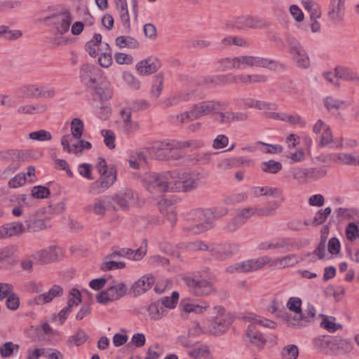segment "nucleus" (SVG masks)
<instances>
[{
	"mask_svg": "<svg viewBox=\"0 0 359 359\" xmlns=\"http://www.w3.org/2000/svg\"><path fill=\"white\" fill-rule=\"evenodd\" d=\"M300 262V259L294 254H290L273 259L269 256H262L256 259L236 263L226 268V271L233 273H250L262 269L268 264L275 269H283L294 266Z\"/></svg>",
	"mask_w": 359,
	"mask_h": 359,
	"instance_id": "1",
	"label": "nucleus"
},
{
	"mask_svg": "<svg viewBox=\"0 0 359 359\" xmlns=\"http://www.w3.org/2000/svg\"><path fill=\"white\" fill-rule=\"evenodd\" d=\"M228 212V208L224 206L194 209L191 212V215L194 220L199 222L187 226L186 229L192 234L204 233L215 226V219L226 215Z\"/></svg>",
	"mask_w": 359,
	"mask_h": 359,
	"instance_id": "2",
	"label": "nucleus"
},
{
	"mask_svg": "<svg viewBox=\"0 0 359 359\" xmlns=\"http://www.w3.org/2000/svg\"><path fill=\"white\" fill-rule=\"evenodd\" d=\"M243 319L245 322L250 323L245 332V341L259 349L262 348L266 340L263 334L257 329L256 325H259L263 327L273 328L275 327V323L252 313H245L243 316Z\"/></svg>",
	"mask_w": 359,
	"mask_h": 359,
	"instance_id": "3",
	"label": "nucleus"
},
{
	"mask_svg": "<svg viewBox=\"0 0 359 359\" xmlns=\"http://www.w3.org/2000/svg\"><path fill=\"white\" fill-rule=\"evenodd\" d=\"M214 316L205 321V332L213 336H222L226 333L234 321V316L222 306L213 308Z\"/></svg>",
	"mask_w": 359,
	"mask_h": 359,
	"instance_id": "4",
	"label": "nucleus"
},
{
	"mask_svg": "<svg viewBox=\"0 0 359 359\" xmlns=\"http://www.w3.org/2000/svg\"><path fill=\"white\" fill-rule=\"evenodd\" d=\"M227 104L212 100H203L194 105L189 111L177 116L181 123L194 121L201 117L218 113L220 109H226Z\"/></svg>",
	"mask_w": 359,
	"mask_h": 359,
	"instance_id": "5",
	"label": "nucleus"
},
{
	"mask_svg": "<svg viewBox=\"0 0 359 359\" xmlns=\"http://www.w3.org/2000/svg\"><path fill=\"white\" fill-rule=\"evenodd\" d=\"M173 171L163 173L147 172L142 177L145 188L151 194L173 189Z\"/></svg>",
	"mask_w": 359,
	"mask_h": 359,
	"instance_id": "6",
	"label": "nucleus"
},
{
	"mask_svg": "<svg viewBox=\"0 0 359 359\" xmlns=\"http://www.w3.org/2000/svg\"><path fill=\"white\" fill-rule=\"evenodd\" d=\"M173 189L187 192L197 189L201 184L202 176L194 170H173Z\"/></svg>",
	"mask_w": 359,
	"mask_h": 359,
	"instance_id": "7",
	"label": "nucleus"
},
{
	"mask_svg": "<svg viewBox=\"0 0 359 359\" xmlns=\"http://www.w3.org/2000/svg\"><path fill=\"white\" fill-rule=\"evenodd\" d=\"M189 292L196 297H208L216 293L213 281L208 274L195 275L184 279Z\"/></svg>",
	"mask_w": 359,
	"mask_h": 359,
	"instance_id": "8",
	"label": "nucleus"
},
{
	"mask_svg": "<svg viewBox=\"0 0 359 359\" xmlns=\"http://www.w3.org/2000/svg\"><path fill=\"white\" fill-rule=\"evenodd\" d=\"M238 69H245L247 67H263L271 71L284 69V65L277 61L262 57L253 55L236 56Z\"/></svg>",
	"mask_w": 359,
	"mask_h": 359,
	"instance_id": "9",
	"label": "nucleus"
},
{
	"mask_svg": "<svg viewBox=\"0 0 359 359\" xmlns=\"http://www.w3.org/2000/svg\"><path fill=\"white\" fill-rule=\"evenodd\" d=\"M127 290L128 287L125 283L118 280H113L108 285L106 290L97 294L96 299L98 303L107 304L123 297L126 294Z\"/></svg>",
	"mask_w": 359,
	"mask_h": 359,
	"instance_id": "10",
	"label": "nucleus"
},
{
	"mask_svg": "<svg viewBox=\"0 0 359 359\" xmlns=\"http://www.w3.org/2000/svg\"><path fill=\"white\" fill-rule=\"evenodd\" d=\"M100 175L99 179L88 187V191L91 195H98L104 192L116 180V170L114 166H111L109 170L100 172Z\"/></svg>",
	"mask_w": 359,
	"mask_h": 359,
	"instance_id": "11",
	"label": "nucleus"
},
{
	"mask_svg": "<svg viewBox=\"0 0 359 359\" xmlns=\"http://www.w3.org/2000/svg\"><path fill=\"white\" fill-rule=\"evenodd\" d=\"M227 26L239 30H243L264 27L266 26V22L261 18L253 17L250 15H242L230 20L227 22Z\"/></svg>",
	"mask_w": 359,
	"mask_h": 359,
	"instance_id": "12",
	"label": "nucleus"
},
{
	"mask_svg": "<svg viewBox=\"0 0 359 359\" xmlns=\"http://www.w3.org/2000/svg\"><path fill=\"white\" fill-rule=\"evenodd\" d=\"M61 145L65 152L74 154H80L83 150L92 147L90 142L81 138H75L70 135H64L61 137Z\"/></svg>",
	"mask_w": 359,
	"mask_h": 359,
	"instance_id": "13",
	"label": "nucleus"
},
{
	"mask_svg": "<svg viewBox=\"0 0 359 359\" xmlns=\"http://www.w3.org/2000/svg\"><path fill=\"white\" fill-rule=\"evenodd\" d=\"M289 51L297 65L303 69L310 67L309 57L299 41L292 38L289 40Z\"/></svg>",
	"mask_w": 359,
	"mask_h": 359,
	"instance_id": "14",
	"label": "nucleus"
},
{
	"mask_svg": "<svg viewBox=\"0 0 359 359\" xmlns=\"http://www.w3.org/2000/svg\"><path fill=\"white\" fill-rule=\"evenodd\" d=\"M257 207L248 206L236 210L235 216L228 222L226 228L234 231L243 226L253 215H256Z\"/></svg>",
	"mask_w": 359,
	"mask_h": 359,
	"instance_id": "15",
	"label": "nucleus"
},
{
	"mask_svg": "<svg viewBox=\"0 0 359 359\" xmlns=\"http://www.w3.org/2000/svg\"><path fill=\"white\" fill-rule=\"evenodd\" d=\"M179 144L175 140H165L155 143L149 149V154L157 159H164L168 152L175 151L179 149ZM175 154V151H174Z\"/></svg>",
	"mask_w": 359,
	"mask_h": 359,
	"instance_id": "16",
	"label": "nucleus"
},
{
	"mask_svg": "<svg viewBox=\"0 0 359 359\" xmlns=\"http://www.w3.org/2000/svg\"><path fill=\"white\" fill-rule=\"evenodd\" d=\"M73 20L72 14L68 11L60 13L51 18V23L56 34L63 35L67 33Z\"/></svg>",
	"mask_w": 359,
	"mask_h": 359,
	"instance_id": "17",
	"label": "nucleus"
},
{
	"mask_svg": "<svg viewBox=\"0 0 359 359\" xmlns=\"http://www.w3.org/2000/svg\"><path fill=\"white\" fill-rule=\"evenodd\" d=\"M61 255V250L55 246L36 251L32 255L34 259L41 264H48L57 260Z\"/></svg>",
	"mask_w": 359,
	"mask_h": 359,
	"instance_id": "18",
	"label": "nucleus"
},
{
	"mask_svg": "<svg viewBox=\"0 0 359 359\" xmlns=\"http://www.w3.org/2000/svg\"><path fill=\"white\" fill-rule=\"evenodd\" d=\"M345 15V0H331L327 15L335 23L341 22Z\"/></svg>",
	"mask_w": 359,
	"mask_h": 359,
	"instance_id": "19",
	"label": "nucleus"
},
{
	"mask_svg": "<svg viewBox=\"0 0 359 359\" xmlns=\"http://www.w3.org/2000/svg\"><path fill=\"white\" fill-rule=\"evenodd\" d=\"M161 67V62L154 57H149L141 60L136 65L138 73L142 76H147L156 72Z\"/></svg>",
	"mask_w": 359,
	"mask_h": 359,
	"instance_id": "20",
	"label": "nucleus"
},
{
	"mask_svg": "<svg viewBox=\"0 0 359 359\" xmlns=\"http://www.w3.org/2000/svg\"><path fill=\"white\" fill-rule=\"evenodd\" d=\"M63 289L58 285H54L47 292H44L36 296L33 300L32 304L36 305H43L50 303L56 297H60L63 294Z\"/></svg>",
	"mask_w": 359,
	"mask_h": 359,
	"instance_id": "21",
	"label": "nucleus"
},
{
	"mask_svg": "<svg viewBox=\"0 0 359 359\" xmlns=\"http://www.w3.org/2000/svg\"><path fill=\"white\" fill-rule=\"evenodd\" d=\"M99 69L90 65H84L81 67L79 76L82 83H83L87 87H93L96 83V79L95 74Z\"/></svg>",
	"mask_w": 359,
	"mask_h": 359,
	"instance_id": "22",
	"label": "nucleus"
},
{
	"mask_svg": "<svg viewBox=\"0 0 359 359\" xmlns=\"http://www.w3.org/2000/svg\"><path fill=\"white\" fill-rule=\"evenodd\" d=\"M158 207L170 224L174 225L177 222V213L171 201L166 198H161L158 203Z\"/></svg>",
	"mask_w": 359,
	"mask_h": 359,
	"instance_id": "23",
	"label": "nucleus"
},
{
	"mask_svg": "<svg viewBox=\"0 0 359 359\" xmlns=\"http://www.w3.org/2000/svg\"><path fill=\"white\" fill-rule=\"evenodd\" d=\"M335 72L337 78L353 82L359 86V74L354 69L346 66H337L335 68Z\"/></svg>",
	"mask_w": 359,
	"mask_h": 359,
	"instance_id": "24",
	"label": "nucleus"
},
{
	"mask_svg": "<svg viewBox=\"0 0 359 359\" xmlns=\"http://www.w3.org/2000/svg\"><path fill=\"white\" fill-rule=\"evenodd\" d=\"M235 83L241 84L244 86L250 85L257 83H264L268 80V77L264 74H235Z\"/></svg>",
	"mask_w": 359,
	"mask_h": 359,
	"instance_id": "25",
	"label": "nucleus"
},
{
	"mask_svg": "<svg viewBox=\"0 0 359 359\" xmlns=\"http://www.w3.org/2000/svg\"><path fill=\"white\" fill-rule=\"evenodd\" d=\"M133 198V193L130 190H127L123 193L113 196L111 201L118 205V208L114 205L113 207L114 210H127Z\"/></svg>",
	"mask_w": 359,
	"mask_h": 359,
	"instance_id": "26",
	"label": "nucleus"
},
{
	"mask_svg": "<svg viewBox=\"0 0 359 359\" xmlns=\"http://www.w3.org/2000/svg\"><path fill=\"white\" fill-rule=\"evenodd\" d=\"M235 74L229 73L226 74L212 75L204 78V82L212 86L226 85L235 83Z\"/></svg>",
	"mask_w": 359,
	"mask_h": 359,
	"instance_id": "27",
	"label": "nucleus"
},
{
	"mask_svg": "<svg viewBox=\"0 0 359 359\" xmlns=\"http://www.w3.org/2000/svg\"><path fill=\"white\" fill-rule=\"evenodd\" d=\"M107 198V196L95 198L93 203L86 208V210L97 215H104L107 210V203L109 202Z\"/></svg>",
	"mask_w": 359,
	"mask_h": 359,
	"instance_id": "28",
	"label": "nucleus"
},
{
	"mask_svg": "<svg viewBox=\"0 0 359 359\" xmlns=\"http://www.w3.org/2000/svg\"><path fill=\"white\" fill-rule=\"evenodd\" d=\"M215 256L219 259H224L238 251V246L235 243H224L215 250Z\"/></svg>",
	"mask_w": 359,
	"mask_h": 359,
	"instance_id": "29",
	"label": "nucleus"
},
{
	"mask_svg": "<svg viewBox=\"0 0 359 359\" xmlns=\"http://www.w3.org/2000/svg\"><path fill=\"white\" fill-rule=\"evenodd\" d=\"M180 306L185 312H193L196 314H201L205 313L210 308V304L206 301H203L200 304L189 303L182 301Z\"/></svg>",
	"mask_w": 359,
	"mask_h": 359,
	"instance_id": "30",
	"label": "nucleus"
},
{
	"mask_svg": "<svg viewBox=\"0 0 359 359\" xmlns=\"http://www.w3.org/2000/svg\"><path fill=\"white\" fill-rule=\"evenodd\" d=\"M283 194L280 189L272 187H254L252 188V194L255 197L270 196L274 198L280 197Z\"/></svg>",
	"mask_w": 359,
	"mask_h": 359,
	"instance_id": "31",
	"label": "nucleus"
},
{
	"mask_svg": "<svg viewBox=\"0 0 359 359\" xmlns=\"http://www.w3.org/2000/svg\"><path fill=\"white\" fill-rule=\"evenodd\" d=\"M155 279L151 275H145L135 282L133 286L134 292L142 294L149 290L154 283Z\"/></svg>",
	"mask_w": 359,
	"mask_h": 359,
	"instance_id": "32",
	"label": "nucleus"
},
{
	"mask_svg": "<svg viewBox=\"0 0 359 359\" xmlns=\"http://www.w3.org/2000/svg\"><path fill=\"white\" fill-rule=\"evenodd\" d=\"M121 115L123 120L122 127L126 133L134 132L139 128L137 123L132 121L131 111L129 109L121 110Z\"/></svg>",
	"mask_w": 359,
	"mask_h": 359,
	"instance_id": "33",
	"label": "nucleus"
},
{
	"mask_svg": "<svg viewBox=\"0 0 359 359\" xmlns=\"http://www.w3.org/2000/svg\"><path fill=\"white\" fill-rule=\"evenodd\" d=\"M50 226L49 221L43 219H33L26 221V232H36Z\"/></svg>",
	"mask_w": 359,
	"mask_h": 359,
	"instance_id": "34",
	"label": "nucleus"
},
{
	"mask_svg": "<svg viewBox=\"0 0 359 359\" xmlns=\"http://www.w3.org/2000/svg\"><path fill=\"white\" fill-rule=\"evenodd\" d=\"M302 4L309 13L311 20H317L321 17V8L317 2L313 0H302Z\"/></svg>",
	"mask_w": 359,
	"mask_h": 359,
	"instance_id": "35",
	"label": "nucleus"
},
{
	"mask_svg": "<svg viewBox=\"0 0 359 359\" xmlns=\"http://www.w3.org/2000/svg\"><path fill=\"white\" fill-rule=\"evenodd\" d=\"M212 154V153L210 151L193 154L192 155L184 156V160L183 161L192 164L208 163L210 161Z\"/></svg>",
	"mask_w": 359,
	"mask_h": 359,
	"instance_id": "36",
	"label": "nucleus"
},
{
	"mask_svg": "<svg viewBox=\"0 0 359 359\" xmlns=\"http://www.w3.org/2000/svg\"><path fill=\"white\" fill-rule=\"evenodd\" d=\"M47 109L44 104H26L19 107L18 112L20 114H41L46 111Z\"/></svg>",
	"mask_w": 359,
	"mask_h": 359,
	"instance_id": "37",
	"label": "nucleus"
},
{
	"mask_svg": "<svg viewBox=\"0 0 359 359\" xmlns=\"http://www.w3.org/2000/svg\"><path fill=\"white\" fill-rule=\"evenodd\" d=\"M115 4L121 22L125 27H129L130 18L126 0H115Z\"/></svg>",
	"mask_w": 359,
	"mask_h": 359,
	"instance_id": "38",
	"label": "nucleus"
},
{
	"mask_svg": "<svg viewBox=\"0 0 359 359\" xmlns=\"http://www.w3.org/2000/svg\"><path fill=\"white\" fill-rule=\"evenodd\" d=\"M116 44L120 48H128L135 49L139 48L140 43L138 41L130 36H120L116 39Z\"/></svg>",
	"mask_w": 359,
	"mask_h": 359,
	"instance_id": "39",
	"label": "nucleus"
},
{
	"mask_svg": "<svg viewBox=\"0 0 359 359\" xmlns=\"http://www.w3.org/2000/svg\"><path fill=\"white\" fill-rule=\"evenodd\" d=\"M331 212L332 209L330 207H327L323 210H320L316 213L312 220L305 221L304 224H313L314 226L321 224L326 221L328 215L331 213Z\"/></svg>",
	"mask_w": 359,
	"mask_h": 359,
	"instance_id": "40",
	"label": "nucleus"
},
{
	"mask_svg": "<svg viewBox=\"0 0 359 359\" xmlns=\"http://www.w3.org/2000/svg\"><path fill=\"white\" fill-rule=\"evenodd\" d=\"M150 318L157 320L166 315V310L162 307L158 301L151 304L148 307Z\"/></svg>",
	"mask_w": 359,
	"mask_h": 359,
	"instance_id": "41",
	"label": "nucleus"
},
{
	"mask_svg": "<svg viewBox=\"0 0 359 359\" xmlns=\"http://www.w3.org/2000/svg\"><path fill=\"white\" fill-rule=\"evenodd\" d=\"M8 237L18 236L26 232V227L19 222H11L5 224Z\"/></svg>",
	"mask_w": 359,
	"mask_h": 359,
	"instance_id": "42",
	"label": "nucleus"
},
{
	"mask_svg": "<svg viewBox=\"0 0 359 359\" xmlns=\"http://www.w3.org/2000/svg\"><path fill=\"white\" fill-rule=\"evenodd\" d=\"M261 169L263 172L269 174H276L281 170L283 165L281 163L274 160H269L264 161L260 165Z\"/></svg>",
	"mask_w": 359,
	"mask_h": 359,
	"instance_id": "43",
	"label": "nucleus"
},
{
	"mask_svg": "<svg viewBox=\"0 0 359 359\" xmlns=\"http://www.w3.org/2000/svg\"><path fill=\"white\" fill-rule=\"evenodd\" d=\"M217 63L218 69L222 72L238 69L236 57L222 58L217 60Z\"/></svg>",
	"mask_w": 359,
	"mask_h": 359,
	"instance_id": "44",
	"label": "nucleus"
},
{
	"mask_svg": "<svg viewBox=\"0 0 359 359\" xmlns=\"http://www.w3.org/2000/svg\"><path fill=\"white\" fill-rule=\"evenodd\" d=\"M292 178L302 183L309 182V168L297 167L291 169Z\"/></svg>",
	"mask_w": 359,
	"mask_h": 359,
	"instance_id": "45",
	"label": "nucleus"
},
{
	"mask_svg": "<svg viewBox=\"0 0 359 359\" xmlns=\"http://www.w3.org/2000/svg\"><path fill=\"white\" fill-rule=\"evenodd\" d=\"M179 297V292L174 291L172 292L171 297H163L158 302L164 309H172L175 308Z\"/></svg>",
	"mask_w": 359,
	"mask_h": 359,
	"instance_id": "46",
	"label": "nucleus"
},
{
	"mask_svg": "<svg viewBox=\"0 0 359 359\" xmlns=\"http://www.w3.org/2000/svg\"><path fill=\"white\" fill-rule=\"evenodd\" d=\"M164 79L161 74H158L154 77V82L150 90L151 96L158 98L161 94L163 88Z\"/></svg>",
	"mask_w": 359,
	"mask_h": 359,
	"instance_id": "47",
	"label": "nucleus"
},
{
	"mask_svg": "<svg viewBox=\"0 0 359 359\" xmlns=\"http://www.w3.org/2000/svg\"><path fill=\"white\" fill-rule=\"evenodd\" d=\"M256 146L257 149L266 154H280L283 150L280 144H270L263 142H257Z\"/></svg>",
	"mask_w": 359,
	"mask_h": 359,
	"instance_id": "48",
	"label": "nucleus"
},
{
	"mask_svg": "<svg viewBox=\"0 0 359 359\" xmlns=\"http://www.w3.org/2000/svg\"><path fill=\"white\" fill-rule=\"evenodd\" d=\"M87 338L85 331L82 329H79L75 334L69 337L67 343L71 346H79L84 344L87 340Z\"/></svg>",
	"mask_w": 359,
	"mask_h": 359,
	"instance_id": "49",
	"label": "nucleus"
},
{
	"mask_svg": "<svg viewBox=\"0 0 359 359\" xmlns=\"http://www.w3.org/2000/svg\"><path fill=\"white\" fill-rule=\"evenodd\" d=\"M278 207V203L276 201H271L268 203V206L266 208L257 207L256 215L259 217H267L273 215L276 213V209Z\"/></svg>",
	"mask_w": 359,
	"mask_h": 359,
	"instance_id": "50",
	"label": "nucleus"
},
{
	"mask_svg": "<svg viewBox=\"0 0 359 359\" xmlns=\"http://www.w3.org/2000/svg\"><path fill=\"white\" fill-rule=\"evenodd\" d=\"M189 355L195 359H212L207 346L196 348L189 351Z\"/></svg>",
	"mask_w": 359,
	"mask_h": 359,
	"instance_id": "51",
	"label": "nucleus"
},
{
	"mask_svg": "<svg viewBox=\"0 0 359 359\" xmlns=\"http://www.w3.org/2000/svg\"><path fill=\"white\" fill-rule=\"evenodd\" d=\"M83 122L79 118H74L71 122V133L75 138H81L83 132Z\"/></svg>",
	"mask_w": 359,
	"mask_h": 359,
	"instance_id": "52",
	"label": "nucleus"
},
{
	"mask_svg": "<svg viewBox=\"0 0 359 359\" xmlns=\"http://www.w3.org/2000/svg\"><path fill=\"white\" fill-rule=\"evenodd\" d=\"M19 346L11 341H8L0 346V355L3 358H8L12 355L14 352H18Z\"/></svg>",
	"mask_w": 359,
	"mask_h": 359,
	"instance_id": "53",
	"label": "nucleus"
},
{
	"mask_svg": "<svg viewBox=\"0 0 359 359\" xmlns=\"http://www.w3.org/2000/svg\"><path fill=\"white\" fill-rule=\"evenodd\" d=\"M29 137L33 140L45 142L50 141L52 139V135L49 131L41 129L29 133Z\"/></svg>",
	"mask_w": 359,
	"mask_h": 359,
	"instance_id": "54",
	"label": "nucleus"
},
{
	"mask_svg": "<svg viewBox=\"0 0 359 359\" xmlns=\"http://www.w3.org/2000/svg\"><path fill=\"white\" fill-rule=\"evenodd\" d=\"M324 104L329 111L337 110L338 109L344 108L346 107V102L339 100L332 97H327L324 100Z\"/></svg>",
	"mask_w": 359,
	"mask_h": 359,
	"instance_id": "55",
	"label": "nucleus"
},
{
	"mask_svg": "<svg viewBox=\"0 0 359 359\" xmlns=\"http://www.w3.org/2000/svg\"><path fill=\"white\" fill-rule=\"evenodd\" d=\"M327 170L323 168H309V182L318 180L327 175Z\"/></svg>",
	"mask_w": 359,
	"mask_h": 359,
	"instance_id": "56",
	"label": "nucleus"
},
{
	"mask_svg": "<svg viewBox=\"0 0 359 359\" xmlns=\"http://www.w3.org/2000/svg\"><path fill=\"white\" fill-rule=\"evenodd\" d=\"M346 236L351 242L359 238V226L355 222L348 223L346 227Z\"/></svg>",
	"mask_w": 359,
	"mask_h": 359,
	"instance_id": "57",
	"label": "nucleus"
},
{
	"mask_svg": "<svg viewBox=\"0 0 359 359\" xmlns=\"http://www.w3.org/2000/svg\"><path fill=\"white\" fill-rule=\"evenodd\" d=\"M189 98V94L188 93L172 95L167 98L165 102V105L166 107L176 105L181 102L188 101Z\"/></svg>",
	"mask_w": 359,
	"mask_h": 359,
	"instance_id": "58",
	"label": "nucleus"
},
{
	"mask_svg": "<svg viewBox=\"0 0 359 359\" xmlns=\"http://www.w3.org/2000/svg\"><path fill=\"white\" fill-rule=\"evenodd\" d=\"M126 264L123 262L104 258L102 269L104 271L123 269Z\"/></svg>",
	"mask_w": 359,
	"mask_h": 359,
	"instance_id": "59",
	"label": "nucleus"
},
{
	"mask_svg": "<svg viewBox=\"0 0 359 359\" xmlns=\"http://www.w3.org/2000/svg\"><path fill=\"white\" fill-rule=\"evenodd\" d=\"M302 299L299 297H292L289 298L287 302V309L293 311L295 313L301 314L302 313Z\"/></svg>",
	"mask_w": 359,
	"mask_h": 359,
	"instance_id": "60",
	"label": "nucleus"
},
{
	"mask_svg": "<svg viewBox=\"0 0 359 359\" xmlns=\"http://www.w3.org/2000/svg\"><path fill=\"white\" fill-rule=\"evenodd\" d=\"M319 139V147H324L333 141V136L330 127L325 128V130L321 133Z\"/></svg>",
	"mask_w": 359,
	"mask_h": 359,
	"instance_id": "61",
	"label": "nucleus"
},
{
	"mask_svg": "<svg viewBox=\"0 0 359 359\" xmlns=\"http://www.w3.org/2000/svg\"><path fill=\"white\" fill-rule=\"evenodd\" d=\"M101 134L104 137V142L105 145L110 149L115 147L114 141L116 136L114 133L111 130H102Z\"/></svg>",
	"mask_w": 359,
	"mask_h": 359,
	"instance_id": "62",
	"label": "nucleus"
},
{
	"mask_svg": "<svg viewBox=\"0 0 359 359\" xmlns=\"http://www.w3.org/2000/svg\"><path fill=\"white\" fill-rule=\"evenodd\" d=\"M123 79L131 88L137 90L140 87V82L130 72H124L123 73Z\"/></svg>",
	"mask_w": 359,
	"mask_h": 359,
	"instance_id": "63",
	"label": "nucleus"
},
{
	"mask_svg": "<svg viewBox=\"0 0 359 359\" xmlns=\"http://www.w3.org/2000/svg\"><path fill=\"white\" fill-rule=\"evenodd\" d=\"M282 354L285 359H297L299 351L295 345H288L283 348Z\"/></svg>",
	"mask_w": 359,
	"mask_h": 359,
	"instance_id": "64",
	"label": "nucleus"
}]
</instances>
